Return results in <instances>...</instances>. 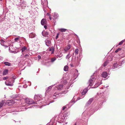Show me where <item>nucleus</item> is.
Returning a JSON list of instances; mask_svg holds the SVG:
<instances>
[{
  "instance_id": "33",
  "label": "nucleus",
  "mask_w": 125,
  "mask_h": 125,
  "mask_svg": "<svg viewBox=\"0 0 125 125\" xmlns=\"http://www.w3.org/2000/svg\"><path fill=\"white\" fill-rule=\"evenodd\" d=\"M27 48L25 46H24L22 48V49L21 50L22 51V52L25 51L26 50H27Z\"/></svg>"
},
{
  "instance_id": "10",
  "label": "nucleus",
  "mask_w": 125,
  "mask_h": 125,
  "mask_svg": "<svg viewBox=\"0 0 125 125\" xmlns=\"http://www.w3.org/2000/svg\"><path fill=\"white\" fill-rule=\"evenodd\" d=\"M42 97V96L41 95H40L39 94L37 95H35L34 96V99L35 101V102H36L38 104V103H37L38 101H40V102H42V101H41V97Z\"/></svg>"
},
{
  "instance_id": "36",
  "label": "nucleus",
  "mask_w": 125,
  "mask_h": 125,
  "mask_svg": "<svg viewBox=\"0 0 125 125\" xmlns=\"http://www.w3.org/2000/svg\"><path fill=\"white\" fill-rule=\"evenodd\" d=\"M71 56V55L70 54V52H69L68 54L67 55L66 57V59H69Z\"/></svg>"
},
{
  "instance_id": "32",
  "label": "nucleus",
  "mask_w": 125,
  "mask_h": 125,
  "mask_svg": "<svg viewBox=\"0 0 125 125\" xmlns=\"http://www.w3.org/2000/svg\"><path fill=\"white\" fill-rule=\"evenodd\" d=\"M124 42V40H122L117 45H116V46H115V47H117L119 45H122L123 42Z\"/></svg>"
},
{
  "instance_id": "22",
  "label": "nucleus",
  "mask_w": 125,
  "mask_h": 125,
  "mask_svg": "<svg viewBox=\"0 0 125 125\" xmlns=\"http://www.w3.org/2000/svg\"><path fill=\"white\" fill-rule=\"evenodd\" d=\"M42 34L43 36L46 37L49 34V33L48 31H42Z\"/></svg>"
},
{
  "instance_id": "56",
  "label": "nucleus",
  "mask_w": 125,
  "mask_h": 125,
  "mask_svg": "<svg viewBox=\"0 0 125 125\" xmlns=\"http://www.w3.org/2000/svg\"><path fill=\"white\" fill-rule=\"evenodd\" d=\"M65 108V107L64 106L63 107L62 109L63 110H64Z\"/></svg>"
},
{
  "instance_id": "51",
  "label": "nucleus",
  "mask_w": 125,
  "mask_h": 125,
  "mask_svg": "<svg viewBox=\"0 0 125 125\" xmlns=\"http://www.w3.org/2000/svg\"><path fill=\"white\" fill-rule=\"evenodd\" d=\"M3 58L1 56H0V61L2 60H3Z\"/></svg>"
},
{
  "instance_id": "42",
  "label": "nucleus",
  "mask_w": 125,
  "mask_h": 125,
  "mask_svg": "<svg viewBox=\"0 0 125 125\" xmlns=\"http://www.w3.org/2000/svg\"><path fill=\"white\" fill-rule=\"evenodd\" d=\"M82 57V53H79V57H77V58H80V59H81V58Z\"/></svg>"
},
{
  "instance_id": "34",
  "label": "nucleus",
  "mask_w": 125,
  "mask_h": 125,
  "mask_svg": "<svg viewBox=\"0 0 125 125\" xmlns=\"http://www.w3.org/2000/svg\"><path fill=\"white\" fill-rule=\"evenodd\" d=\"M50 51H51L52 53H53L54 52V48L53 47H52L50 49Z\"/></svg>"
},
{
  "instance_id": "44",
  "label": "nucleus",
  "mask_w": 125,
  "mask_h": 125,
  "mask_svg": "<svg viewBox=\"0 0 125 125\" xmlns=\"http://www.w3.org/2000/svg\"><path fill=\"white\" fill-rule=\"evenodd\" d=\"M30 56L29 54H27L25 55L24 56V57L25 58H27L29 57H30Z\"/></svg>"
},
{
  "instance_id": "21",
  "label": "nucleus",
  "mask_w": 125,
  "mask_h": 125,
  "mask_svg": "<svg viewBox=\"0 0 125 125\" xmlns=\"http://www.w3.org/2000/svg\"><path fill=\"white\" fill-rule=\"evenodd\" d=\"M102 76L104 78H106L107 76V73L106 72H104L102 74Z\"/></svg>"
},
{
  "instance_id": "31",
  "label": "nucleus",
  "mask_w": 125,
  "mask_h": 125,
  "mask_svg": "<svg viewBox=\"0 0 125 125\" xmlns=\"http://www.w3.org/2000/svg\"><path fill=\"white\" fill-rule=\"evenodd\" d=\"M75 99L74 98V97H73V99L70 102L69 104H71V103H72V104H71V105H72L75 102V101L74 100Z\"/></svg>"
},
{
  "instance_id": "2",
  "label": "nucleus",
  "mask_w": 125,
  "mask_h": 125,
  "mask_svg": "<svg viewBox=\"0 0 125 125\" xmlns=\"http://www.w3.org/2000/svg\"><path fill=\"white\" fill-rule=\"evenodd\" d=\"M88 111L87 110H85L82 114V117L84 121V122L82 124V125H87V122L88 118L89 115L88 114Z\"/></svg>"
},
{
  "instance_id": "59",
  "label": "nucleus",
  "mask_w": 125,
  "mask_h": 125,
  "mask_svg": "<svg viewBox=\"0 0 125 125\" xmlns=\"http://www.w3.org/2000/svg\"><path fill=\"white\" fill-rule=\"evenodd\" d=\"M57 56H58V57H59V58L61 57V56H60V55H58Z\"/></svg>"
},
{
  "instance_id": "49",
  "label": "nucleus",
  "mask_w": 125,
  "mask_h": 125,
  "mask_svg": "<svg viewBox=\"0 0 125 125\" xmlns=\"http://www.w3.org/2000/svg\"><path fill=\"white\" fill-rule=\"evenodd\" d=\"M59 35V33H57V35L56 37V39H57V38H58V36Z\"/></svg>"
},
{
  "instance_id": "47",
  "label": "nucleus",
  "mask_w": 125,
  "mask_h": 125,
  "mask_svg": "<svg viewBox=\"0 0 125 125\" xmlns=\"http://www.w3.org/2000/svg\"><path fill=\"white\" fill-rule=\"evenodd\" d=\"M63 83L64 84H65L67 82V81L65 80H64L63 81Z\"/></svg>"
},
{
  "instance_id": "16",
  "label": "nucleus",
  "mask_w": 125,
  "mask_h": 125,
  "mask_svg": "<svg viewBox=\"0 0 125 125\" xmlns=\"http://www.w3.org/2000/svg\"><path fill=\"white\" fill-rule=\"evenodd\" d=\"M63 86V85L62 84H59L56 86V87L58 90H61L62 89Z\"/></svg>"
},
{
  "instance_id": "57",
  "label": "nucleus",
  "mask_w": 125,
  "mask_h": 125,
  "mask_svg": "<svg viewBox=\"0 0 125 125\" xmlns=\"http://www.w3.org/2000/svg\"><path fill=\"white\" fill-rule=\"evenodd\" d=\"M49 19H50V20H52V18H51V16L49 17Z\"/></svg>"
},
{
  "instance_id": "60",
  "label": "nucleus",
  "mask_w": 125,
  "mask_h": 125,
  "mask_svg": "<svg viewBox=\"0 0 125 125\" xmlns=\"http://www.w3.org/2000/svg\"><path fill=\"white\" fill-rule=\"evenodd\" d=\"M70 87V86H68L66 88H67V89H68Z\"/></svg>"
},
{
  "instance_id": "23",
  "label": "nucleus",
  "mask_w": 125,
  "mask_h": 125,
  "mask_svg": "<svg viewBox=\"0 0 125 125\" xmlns=\"http://www.w3.org/2000/svg\"><path fill=\"white\" fill-rule=\"evenodd\" d=\"M29 36L30 38H33L35 37L36 35L35 33L32 32L30 33Z\"/></svg>"
},
{
  "instance_id": "41",
  "label": "nucleus",
  "mask_w": 125,
  "mask_h": 125,
  "mask_svg": "<svg viewBox=\"0 0 125 125\" xmlns=\"http://www.w3.org/2000/svg\"><path fill=\"white\" fill-rule=\"evenodd\" d=\"M79 50L78 49L76 48L75 49V53L76 55L78 53Z\"/></svg>"
},
{
  "instance_id": "58",
  "label": "nucleus",
  "mask_w": 125,
  "mask_h": 125,
  "mask_svg": "<svg viewBox=\"0 0 125 125\" xmlns=\"http://www.w3.org/2000/svg\"><path fill=\"white\" fill-rule=\"evenodd\" d=\"M70 65H71V66L72 67H73V64H70Z\"/></svg>"
},
{
  "instance_id": "62",
  "label": "nucleus",
  "mask_w": 125,
  "mask_h": 125,
  "mask_svg": "<svg viewBox=\"0 0 125 125\" xmlns=\"http://www.w3.org/2000/svg\"><path fill=\"white\" fill-rule=\"evenodd\" d=\"M123 40H124V42L125 41V39Z\"/></svg>"
},
{
  "instance_id": "29",
  "label": "nucleus",
  "mask_w": 125,
  "mask_h": 125,
  "mask_svg": "<svg viewBox=\"0 0 125 125\" xmlns=\"http://www.w3.org/2000/svg\"><path fill=\"white\" fill-rule=\"evenodd\" d=\"M5 101L4 100H3L1 102H0V107L1 108L2 107L3 105L5 103Z\"/></svg>"
},
{
  "instance_id": "18",
  "label": "nucleus",
  "mask_w": 125,
  "mask_h": 125,
  "mask_svg": "<svg viewBox=\"0 0 125 125\" xmlns=\"http://www.w3.org/2000/svg\"><path fill=\"white\" fill-rule=\"evenodd\" d=\"M88 87L84 89L82 92V95H83L86 94L88 90Z\"/></svg>"
},
{
  "instance_id": "12",
  "label": "nucleus",
  "mask_w": 125,
  "mask_h": 125,
  "mask_svg": "<svg viewBox=\"0 0 125 125\" xmlns=\"http://www.w3.org/2000/svg\"><path fill=\"white\" fill-rule=\"evenodd\" d=\"M14 101L12 100H8L5 102L6 104L8 105H11L14 103Z\"/></svg>"
},
{
  "instance_id": "1",
  "label": "nucleus",
  "mask_w": 125,
  "mask_h": 125,
  "mask_svg": "<svg viewBox=\"0 0 125 125\" xmlns=\"http://www.w3.org/2000/svg\"><path fill=\"white\" fill-rule=\"evenodd\" d=\"M67 92V91H65L60 93H55L52 95H51V99H49L47 101L48 103L47 105L49 104L50 103H53L54 101L53 99H57L59 96L62 97L64 96V94H65Z\"/></svg>"
},
{
  "instance_id": "52",
  "label": "nucleus",
  "mask_w": 125,
  "mask_h": 125,
  "mask_svg": "<svg viewBox=\"0 0 125 125\" xmlns=\"http://www.w3.org/2000/svg\"><path fill=\"white\" fill-rule=\"evenodd\" d=\"M44 28L45 29H46L47 28V26L46 25H45L44 26Z\"/></svg>"
},
{
  "instance_id": "3",
  "label": "nucleus",
  "mask_w": 125,
  "mask_h": 125,
  "mask_svg": "<svg viewBox=\"0 0 125 125\" xmlns=\"http://www.w3.org/2000/svg\"><path fill=\"white\" fill-rule=\"evenodd\" d=\"M125 62L124 61H120L119 62H116L114 64L113 67L112 69H115L116 68H119V66H121Z\"/></svg>"
},
{
  "instance_id": "8",
  "label": "nucleus",
  "mask_w": 125,
  "mask_h": 125,
  "mask_svg": "<svg viewBox=\"0 0 125 125\" xmlns=\"http://www.w3.org/2000/svg\"><path fill=\"white\" fill-rule=\"evenodd\" d=\"M102 100H101V102L99 103V105L100 107L102 105L103 103L106 101V99L107 97V95L106 94H104L102 96Z\"/></svg>"
},
{
  "instance_id": "4",
  "label": "nucleus",
  "mask_w": 125,
  "mask_h": 125,
  "mask_svg": "<svg viewBox=\"0 0 125 125\" xmlns=\"http://www.w3.org/2000/svg\"><path fill=\"white\" fill-rule=\"evenodd\" d=\"M96 78V76H92L91 78L90 79L89 82V83L88 86H90L91 88H96V86H94V87H92L93 85V84L95 80V79Z\"/></svg>"
},
{
  "instance_id": "48",
  "label": "nucleus",
  "mask_w": 125,
  "mask_h": 125,
  "mask_svg": "<svg viewBox=\"0 0 125 125\" xmlns=\"http://www.w3.org/2000/svg\"><path fill=\"white\" fill-rule=\"evenodd\" d=\"M19 39V37H17L15 38L14 39V40L15 41H17Z\"/></svg>"
},
{
  "instance_id": "43",
  "label": "nucleus",
  "mask_w": 125,
  "mask_h": 125,
  "mask_svg": "<svg viewBox=\"0 0 125 125\" xmlns=\"http://www.w3.org/2000/svg\"><path fill=\"white\" fill-rule=\"evenodd\" d=\"M121 50V49L120 48H119L115 51V52L117 53L119 51H120Z\"/></svg>"
},
{
  "instance_id": "54",
  "label": "nucleus",
  "mask_w": 125,
  "mask_h": 125,
  "mask_svg": "<svg viewBox=\"0 0 125 125\" xmlns=\"http://www.w3.org/2000/svg\"><path fill=\"white\" fill-rule=\"evenodd\" d=\"M47 14L48 16H49V17L51 16V15L50 14L47 13Z\"/></svg>"
},
{
  "instance_id": "37",
  "label": "nucleus",
  "mask_w": 125,
  "mask_h": 125,
  "mask_svg": "<svg viewBox=\"0 0 125 125\" xmlns=\"http://www.w3.org/2000/svg\"><path fill=\"white\" fill-rule=\"evenodd\" d=\"M68 67L67 66H65L64 68V70L65 71H67L68 70Z\"/></svg>"
},
{
  "instance_id": "55",
  "label": "nucleus",
  "mask_w": 125,
  "mask_h": 125,
  "mask_svg": "<svg viewBox=\"0 0 125 125\" xmlns=\"http://www.w3.org/2000/svg\"><path fill=\"white\" fill-rule=\"evenodd\" d=\"M27 86H26V85H24L23 86V87L25 88H26L27 87Z\"/></svg>"
},
{
  "instance_id": "64",
  "label": "nucleus",
  "mask_w": 125,
  "mask_h": 125,
  "mask_svg": "<svg viewBox=\"0 0 125 125\" xmlns=\"http://www.w3.org/2000/svg\"><path fill=\"white\" fill-rule=\"evenodd\" d=\"M49 123H48V124H47V125H49Z\"/></svg>"
},
{
  "instance_id": "53",
  "label": "nucleus",
  "mask_w": 125,
  "mask_h": 125,
  "mask_svg": "<svg viewBox=\"0 0 125 125\" xmlns=\"http://www.w3.org/2000/svg\"><path fill=\"white\" fill-rule=\"evenodd\" d=\"M83 97H83H81V98L78 97V100H79L80 99L82 98Z\"/></svg>"
},
{
  "instance_id": "19",
  "label": "nucleus",
  "mask_w": 125,
  "mask_h": 125,
  "mask_svg": "<svg viewBox=\"0 0 125 125\" xmlns=\"http://www.w3.org/2000/svg\"><path fill=\"white\" fill-rule=\"evenodd\" d=\"M110 60H108V59L102 65V66H103L104 67L106 66L107 64H108V62L109 61H111L112 60V59L111 58H110Z\"/></svg>"
},
{
  "instance_id": "9",
  "label": "nucleus",
  "mask_w": 125,
  "mask_h": 125,
  "mask_svg": "<svg viewBox=\"0 0 125 125\" xmlns=\"http://www.w3.org/2000/svg\"><path fill=\"white\" fill-rule=\"evenodd\" d=\"M14 80L12 79H10L8 81L7 80L5 82L6 84L8 86H12Z\"/></svg>"
},
{
  "instance_id": "28",
  "label": "nucleus",
  "mask_w": 125,
  "mask_h": 125,
  "mask_svg": "<svg viewBox=\"0 0 125 125\" xmlns=\"http://www.w3.org/2000/svg\"><path fill=\"white\" fill-rule=\"evenodd\" d=\"M94 100V98H90L89 100H88V101L87 102L86 104H90L92 102V101Z\"/></svg>"
},
{
  "instance_id": "38",
  "label": "nucleus",
  "mask_w": 125,
  "mask_h": 125,
  "mask_svg": "<svg viewBox=\"0 0 125 125\" xmlns=\"http://www.w3.org/2000/svg\"><path fill=\"white\" fill-rule=\"evenodd\" d=\"M4 64L6 66H9L10 65V63L8 62H4Z\"/></svg>"
},
{
  "instance_id": "14",
  "label": "nucleus",
  "mask_w": 125,
  "mask_h": 125,
  "mask_svg": "<svg viewBox=\"0 0 125 125\" xmlns=\"http://www.w3.org/2000/svg\"><path fill=\"white\" fill-rule=\"evenodd\" d=\"M59 17V15L56 12L54 13L52 17V18L53 19L56 20Z\"/></svg>"
},
{
  "instance_id": "15",
  "label": "nucleus",
  "mask_w": 125,
  "mask_h": 125,
  "mask_svg": "<svg viewBox=\"0 0 125 125\" xmlns=\"http://www.w3.org/2000/svg\"><path fill=\"white\" fill-rule=\"evenodd\" d=\"M45 44L46 45L49 47L51 45V41L50 40L48 39H46L45 41Z\"/></svg>"
},
{
  "instance_id": "24",
  "label": "nucleus",
  "mask_w": 125,
  "mask_h": 125,
  "mask_svg": "<svg viewBox=\"0 0 125 125\" xmlns=\"http://www.w3.org/2000/svg\"><path fill=\"white\" fill-rule=\"evenodd\" d=\"M5 42L3 41V40H1V42L0 44L1 45L4 46L5 48L8 47V46L6 45H4V43H5Z\"/></svg>"
},
{
  "instance_id": "11",
  "label": "nucleus",
  "mask_w": 125,
  "mask_h": 125,
  "mask_svg": "<svg viewBox=\"0 0 125 125\" xmlns=\"http://www.w3.org/2000/svg\"><path fill=\"white\" fill-rule=\"evenodd\" d=\"M20 3L21 4L19 6V7H18L19 9H20V7L22 8V9H23L27 6L26 3L25 1H21V2H20Z\"/></svg>"
},
{
  "instance_id": "25",
  "label": "nucleus",
  "mask_w": 125,
  "mask_h": 125,
  "mask_svg": "<svg viewBox=\"0 0 125 125\" xmlns=\"http://www.w3.org/2000/svg\"><path fill=\"white\" fill-rule=\"evenodd\" d=\"M46 20L45 19H43L41 21V23L42 25H43L46 23Z\"/></svg>"
},
{
  "instance_id": "46",
  "label": "nucleus",
  "mask_w": 125,
  "mask_h": 125,
  "mask_svg": "<svg viewBox=\"0 0 125 125\" xmlns=\"http://www.w3.org/2000/svg\"><path fill=\"white\" fill-rule=\"evenodd\" d=\"M8 78V76H6V77H2V79L3 80H5L7 79Z\"/></svg>"
},
{
  "instance_id": "30",
  "label": "nucleus",
  "mask_w": 125,
  "mask_h": 125,
  "mask_svg": "<svg viewBox=\"0 0 125 125\" xmlns=\"http://www.w3.org/2000/svg\"><path fill=\"white\" fill-rule=\"evenodd\" d=\"M55 85V84L53 85H51V86H50L48 88H47V89L46 90V92H48V90H51V88H52V87L54 86Z\"/></svg>"
},
{
  "instance_id": "63",
  "label": "nucleus",
  "mask_w": 125,
  "mask_h": 125,
  "mask_svg": "<svg viewBox=\"0 0 125 125\" xmlns=\"http://www.w3.org/2000/svg\"><path fill=\"white\" fill-rule=\"evenodd\" d=\"M108 87V86H107L106 87V88H107V87Z\"/></svg>"
},
{
  "instance_id": "13",
  "label": "nucleus",
  "mask_w": 125,
  "mask_h": 125,
  "mask_svg": "<svg viewBox=\"0 0 125 125\" xmlns=\"http://www.w3.org/2000/svg\"><path fill=\"white\" fill-rule=\"evenodd\" d=\"M101 79L100 78H98L97 80V83L95 84L96 87H98L99 85L101 84Z\"/></svg>"
},
{
  "instance_id": "50",
  "label": "nucleus",
  "mask_w": 125,
  "mask_h": 125,
  "mask_svg": "<svg viewBox=\"0 0 125 125\" xmlns=\"http://www.w3.org/2000/svg\"><path fill=\"white\" fill-rule=\"evenodd\" d=\"M37 57L39 59H40L41 58V56L40 55H38V56Z\"/></svg>"
},
{
  "instance_id": "39",
  "label": "nucleus",
  "mask_w": 125,
  "mask_h": 125,
  "mask_svg": "<svg viewBox=\"0 0 125 125\" xmlns=\"http://www.w3.org/2000/svg\"><path fill=\"white\" fill-rule=\"evenodd\" d=\"M67 30L66 29L64 28H62L60 29V30L61 32H64L65 31Z\"/></svg>"
},
{
  "instance_id": "26",
  "label": "nucleus",
  "mask_w": 125,
  "mask_h": 125,
  "mask_svg": "<svg viewBox=\"0 0 125 125\" xmlns=\"http://www.w3.org/2000/svg\"><path fill=\"white\" fill-rule=\"evenodd\" d=\"M80 58H77V59L76 62V65L77 66H78L80 64V62L81 60Z\"/></svg>"
},
{
  "instance_id": "6",
  "label": "nucleus",
  "mask_w": 125,
  "mask_h": 125,
  "mask_svg": "<svg viewBox=\"0 0 125 125\" xmlns=\"http://www.w3.org/2000/svg\"><path fill=\"white\" fill-rule=\"evenodd\" d=\"M74 74L73 77L72 79H71L69 81L70 83H72V81H73L75 80L78 76L79 73H78V71L77 69H75L74 70Z\"/></svg>"
},
{
  "instance_id": "35",
  "label": "nucleus",
  "mask_w": 125,
  "mask_h": 125,
  "mask_svg": "<svg viewBox=\"0 0 125 125\" xmlns=\"http://www.w3.org/2000/svg\"><path fill=\"white\" fill-rule=\"evenodd\" d=\"M8 71L7 70H4L3 72V75H6V74H7L8 73Z\"/></svg>"
},
{
  "instance_id": "45",
  "label": "nucleus",
  "mask_w": 125,
  "mask_h": 125,
  "mask_svg": "<svg viewBox=\"0 0 125 125\" xmlns=\"http://www.w3.org/2000/svg\"><path fill=\"white\" fill-rule=\"evenodd\" d=\"M16 78L15 76H13L11 78V79H12L13 80H14L15 81V80L16 79Z\"/></svg>"
},
{
  "instance_id": "5",
  "label": "nucleus",
  "mask_w": 125,
  "mask_h": 125,
  "mask_svg": "<svg viewBox=\"0 0 125 125\" xmlns=\"http://www.w3.org/2000/svg\"><path fill=\"white\" fill-rule=\"evenodd\" d=\"M69 114L67 112L64 113L61 117L60 119H61V121H59L58 122L60 123H62L63 122L62 121H64L67 119L68 116L69 115Z\"/></svg>"
},
{
  "instance_id": "20",
  "label": "nucleus",
  "mask_w": 125,
  "mask_h": 125,
  "mask_svg": "<svg viewBox=\"0 0 125 125\" xmlns=\"http://www.w3.org/2000/svg\"><path fill=\"white\" fill-rule=\"evenodd\" d=\"M71 46L70 45H68L67 46L63 48V50L65 51L68 50L71 48Z\"/></svg>"
},
{
  "instance_id": "61",
  "label": "nucleus",
  "mask_w": 125,
  "mask_h": 125,
  "mask_svg": "<svg viewBox=\"0 0 125 125\" xmlns=\"http://www.w3.org/2000/svg\"><path fill=\"white\" fill-rule=\"evenodd\" d=\"M74 125H76V123H75V124H74Z\"/></svg>"
},
{
  "instance_id": "17",
  "label": "nucleus",
  "mask_w": 125,
  "mask_h": 125,
  "mask_svg": "<svg viewBox=\"0 0 125 125\" xmlns=\"http://www.w3.org/2000/svg\"><path fill=\"white\" fill-rule=\"evenodd\" d=\"M48 1L47 0H41V4L44 6H46L47 5Z\"/></svg>"
},
{
  "instance_id": "40",
  "label": "nucleus",
  "mask_w": 125,
  "mask_h": 125,
  "mask_svg": "<svg viewBox=\"0 0 125 125\" xmlns=\"http://www.w3.org/2000/svg\"><path fill=\"white\" fill-rule=\"evenodd\" d=\"M56 58H53L51 59L50 61H48V62H54L56 60Z\"/></svg>"
},
{
  "instance_id": "7",
  "label": "nucleus",
  "mask_w": 125,
  "mask_h": 125,
  "mask_svg": "<svg viewBox=\"0 0 125 125\" xmlns=\"http://www.w3.org/2000/svg\"><path fill=\"white\" fill-rule=\"evenodd\" d=\"M23 100H24L25 103L27 104H36L37 103L36 102H34L33 100L31 99L26 98V99H23Z\"/></svg>"
},
{
  "instance_id": "27",
  "label": "nucleus",
  "mask_w": 125,
  "mask_h": 125,
  "mask_svg": "<svg viewBox=\"0 0 125 125\" xmlns=\"http://www.w3.org/2000/svg\"><path fill=\"white\" fill-rule=\"evenodd\" d=\"M23 104H22V105H23V106H24L25 103H23ZM20 108L21 109V111H24L25 110H26V109L27 108L26 107L22 105V106H21L20 107Z\"/></svg>"
}]
</instances>
